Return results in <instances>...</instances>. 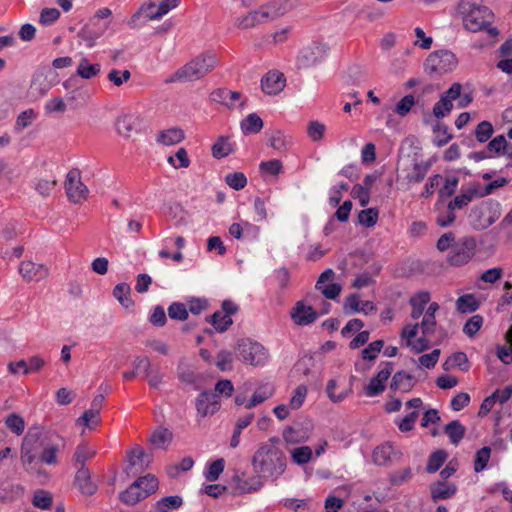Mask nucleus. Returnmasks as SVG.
Segmentation results:
<instances>
[{
	"label": "nucleus",
	"instance_id": "25",
	"mask_svg": "<svg viewBox=\"0 0 512 512\" xmlns=\"http://www.w3.org/2000/svg\"><path fill=\"white\" fill-rule=\"evenodd\" d=\"M179 3L180 0H164L158 7L150 4L147 8V17L150 20H160L170 10L176 8Z\"/></svg>",
	"mask_w": 512,
	"mask_h": 512
},
{
	"label": "nucleus",
	"instance_id": "2",
	"mask_svg": "<svg viewBox=\"0 0 512 512\" xmlns=\"http://www.w3.org/2000/svg\"><path fill=\"white\" fill-rule=\"evenodd\" d=\"M458 9L467 30L471 32L486 31L491 38H496L499 35L498 29L491 26L493 13L482 5V0H461Z\"/></svg>",
	"mask_w": 512,
	"mask_h": 512
},
{
	"label": "nucleus",
	"instance_id": "16",
	"mask_svg": "<svg viewBox=\"0 0 512 512\" xmlns=\"http://www.w3.org/2000/svg\"><path fill=\"white\" fill-rule=\"evenodd\" d=\"M333 277L334 272L331 269H328L320 275L315 285L316 290L320 291L327 299L337 298L341 291V286L339 284L331 282Z\"/></svg>",
	"mask_w": 512,
	"mask_h": 512
},
{
	"label": "nucleus",
	"instance_id": "12",
	"mask_svg": "<svg viewBox=\"0 0 512 512\" xmlns=\"http://www.w3.org/2000/svg\"><path fill=\"white\" fill-rule=\"evenodd\" d=\"M42 451L40 453V461L47 465H57V454L66 446V440L57 433L49 434L45 440L41 442Z\"/></svg>",
	"mask_w": 512,
	"mask_h": 512
},
{
	"label": "nucleus",
	"instance_id": "58",
	"mask_svg": "<svg viewBox=\"0 0 512 512\" xmlns=\"http://www.w3.org/2000/svg\"><path fill=\"white\" fill-rule=\"evenodd\" d=\"M506 138L504 135H497L492 140L489 141L487 145V151L489 154L494 156H501L502 152L505 150L506 147Z\"/></svg>",
	"mask_w": 512,
	"mask_h": 512
},
{
	"label": "nucleus",
	"instance_id": "57",
	"mask_svg": "<svg viewBox=\"0 0 512 512\" xmlns=\"http://www.w3.org/2000/svg\"><path fill=\"white\" fill-rule=\"evenodd\" d=\"M225 467V461L222 458H219L215 461H213L209 466L208 469L205 471V478L206 480L213 482L216 481L220 474L223 472Z\"/></svg>",
	"mask_w": 512,
	"mask_h": 512
},
{
	"label": "nucleus",
	"instance_id": "21",
	"mask_svg": "<svg viewBox=\"0 0 512 512\" xmlns=\"http://www.w3.org/2000/svg\"><path fill=\"white\" fill-rule=\"evenodd\" d=\"M75 483L79 490L86 495H92L96 492L97 486L92 482L91 475L86 467H77Z\"/></svg>",
	"mask_w": 512,
	"mask_h": 512
},
{
	"label": "nucleus",
	"instance_id": "52",
	"mask_svg": "<svg viewBox=\"0 0 512 512\" xmlns=\"http://www.w3.org/2000/svg\"><path fill=\"white\" fill-rule=\"evenodd\" d=\"M313 452L309 446H301L295 448L291 452L293 462L298 465H304L308 463L312 458Z\"/></svg>",
	"mask_w": 512,
	"mask_h": 512
},
{
	"label": "nucleus",
	"instance_id": "5",
	"mask_svg": "<svg viewBox=\"0 0 512 512\" xmlns=\"http://www.w3.org/2000/svg\"><path fill=\"white\" fill-rule=\"evenodd\" d=\"M288 12L287 3L272 2L262 6L259 10L249 12L238 19V27L248 29L269 19L278 18Z\"/></svg>",
	"mask_w": 512,
	"mask_h": 512
},
{
	"label": "nucleus",
	"instance_id": "56",
	"mask_svg": "<svg viewBox=\"0 0 512 512\" xmlns=\"http://www.w3.org/2000/svg\"><path fill=\"white\" fill-rule=\"evenodd\" d=\"M455 210L448 204L443 207V209L439 210V213L436 217V222L441 227H447L451 225L455 221Z\"/></svg>",
	"mask_w": 512,
	"mask_h": 512
},
{
	"label": "nucleus",
	"instance_id": "50",
	"mask_svg": "<svg viewBox=\"0 0 512 512\" xmlns=\"http://www.w3.org/2000/svg\"><path fill=\"white\" fill-rule=\"evenodd\" d=\"M427 170L428 167L425 164L414 162L411 171L406 175V179L409 183H419L425 178Z\"/></svg>",
	"mask_w": 512,
	"mask_h": 512
},
{
	"label": "nucleus",
	"instance_id": "24",
	"mask_svg": "<svg viewBox=\"0 0 512 512\" xmlns=\"http://www.w3.org/2000/svg\"><path fill=\"white\" fill-rule=\"evenodd\" d=\"M274 387L271 384H263L259 386L253 393L250 399H248L246 403L247 409H252L253 407L262 404L269 398H271L274 394Z\"/></svg>",
	"mask_w": 512,
	"mask_h": 512
},
{
	"label": "nucleus",
	"instance_id": "47",
	"mask_svg": "<svg viewBox=\"0 0 512 512\" xmlns=\"http://www.w3.org/2000/svg\"><path fill=\"white\" fill-rule=\"evenodd\" d=\"M308 389L305 385H299L295 388L293 395L289 401L291 410H298L304 404L307 397Z\"/></svg>",
	"mask_w": 512,
	"mask_h": 512
},
{
	"label": "nucleus",
	"instance_id": "6",
	"mask_svg": "<svg viewBox=\"0 0 512 512\" xmlns=\"http://www.w3.org/2000/svg\"><path fill=\"white\" fill-rule=\"evenodd\" d=\"M238 358L253 366H263L269 359L268 350L259 342L241 339L235 347Z\"/></svg>",
	"mask_w": 512,
	"mask_h": 512
},
{
	"label": "nucleus",
	"instance_id": "9",
	"mask_svg": "<svg viewBox=\"0 0 512 512\" xmlns=\"http://www.w3.org/2000/svg\"><path fill=\"white\" fill-rule=\"evenodd\" d=\"M41 429L38 427L30 428L24 437L21 445V462L25 470L32 474L40 475L42 470L40 467L34 465L35 454L34 444L39 441L41 437Z\"/></svg>",
	"mask_w": 512,
	"mask_h": 512
},
{
	"label": "nucleus",
	"instance_id": "22",
	"mask_svg": "<svg viewBox=\"0 0 512 512\" xmlns=\"http://www.w3.org/2000/svg\"><path fill=\"white\" fill-rule=\"evenodd\" d=\"M143 480L134 481L124 492L121 493V500L128 505H135L140 500L146 498V493L142 492L141 483Z\"/></svg>",
	"mask_w": 512,
	"mask_h": 512
},
{
	"label": "nucleus",
	"instance_id": "51",
	"mask_svg": "<svg viewBox=\"0 0 512 512\" xmlns=\"http://www.w3.org/2000/svg\"><path fill=\"white\" fill-rule=\"evenodd\" d=\"M168 163L175 169L187 168L190 165V160L185 148H179L174 156H169Z\"/></svg>",
	"mask_w": 512,
	"mask_h": 512
},
{
	"label": "nucleus",
	"instance_id": "29",
	"mask_svg": "<svg viewBox=\"0 0 512 512\" xmlns=\"http://www.w3.org/2000/svg\"><path fill=\"white\" fill-rule=\"evenodd\" d=\"M184 139V132L179 128H170L161 131L157 136V141L163 145L171 146L180 143Z\"/></svg>",
	"mask_w": 512,
	"mask_h": 512
},
{
	"label": "nucleus",
	"instance_id": "11",
	"mask_svg": "<svg viewBox=\"0 0 512 512\" xmlns=\"http://www.w3.org/2000/svg\"><path fill=\"white\" fill-rule=\"evenodd\" d=\"M328 46L324 43L313 42L303 47L296 58L298 68H310L323 61L328 54Z\"/></svg>",
	"mask_w": 512,
	"mask_h": 512
},
{
	"label": "nucleus",
	"instance_id": "63",
	"mask_svg": "<svg viewBox=\"0 0 512 512\" xmlns=\"http://www.w3.org/2000/svg\"><path fill=\"white\" fill-rule=\"evenodd\" d=\"M412 470L410 467H405L396 470L390 474V481L393 485L400 486L408 482L412 478Z\"/></svg>",
	"mask_w": 512,
	"mask_h": 512
},
{
	"label": "nucleus",
	"instance_id": "42",
	"mask_svg": "<svg viewBox=\"0 0 512 512\" xmlns=\"http://www.w3.org/2000/svg\"><path fill=\"white\" fill-rule=\"evenodd\" d=\"M465 431V427L458 420L451 421L445 427V433L453 444H458L460 442L464 437Z\"/></svg>",
	"mask_w": 512,
	"mask_h": 512
},
{
	"label": "nucleus",
	"instance_id": "8",
	"mask_svg": "<svg viewBox=\"0 0 512 512\" xmlns=\"http://www.w3.org/2000/svg\"><path fill=\"white\" fill-rule=\"evenodd\" d=\"M477 242L473 236L459 238L452 246L447 261L452 266L467 264L476 253Z\"/></svg>",
	"mask_w": 512,
	"mask_h": 512
},
{
	"label": "nucleus",
	"instance_id": "7",
	"mask_svg": "<svg viewBox=\"0 0 512 512\" xmlns=\"http://www.w3.org/2000/svg\"><path fill=\"white\" fill-rule=\"evenodd\" d=\"M500 215L498 202L483 201L471 210L469 219L475 229L482 230L491 226Z\"/></svg>",
	"mask_w": 512,
	"mask_h": 512
},
{
	"label": "nucleus",
	"instance_id": "19",
	"mask_svg": "<svg viewBox=\"0 0 512 512\" xmlns=\"http://www.w3.org/2000/svg\"><path fill=\"white\" fill-rule=\"evenodd\" d=\"M263 92L269 95H275L281 92L285 87V78L282 73L271 71L261 80Z\"/></svg>",
	"mask_w": 512,
	"mask_h": 512
},
{
	"label": "nucleus",
	"instance_id": "44",
	"mask_svg": "<svg viewBox=\"0 0 512 512\" xmlns=\"http://www.w3.org/2000/svg\"><path fill=\"white\" fill-rule=\"evenodd\" d=\"M337 387H338V383H337V380H335V379L329 380L327 383V386H326L327 396L334 403H339V402L343 401L351 392L350 389H343L337 393V389H336Z\"/></svg>",
	"mask_w": 512,
	"mask_h": 512
},
{
	"label": "nucleus",
	"instance_id": "34",
	"mask_svg": "<svg viewBox=\"0 0 512 512\" xmlns=\"http://www.w3.org/2000/svg\"><path fill=\"white\" fill-rule=\"evenodd\" d=\"M101 66L98 63L91 64L83 57L78 65L77 74L83 79H91L100 73Z\"/></svg>",
	"mask_w": 512,
	"mask_h": 512
},
{
	"label": "nucleus",
	"instance_id": "17",
	"mask_svg": "<svg viewBox=\"0 0 512 512\" xmlns=\"http://www.w3.org/2000/svg\"><path fill=\"white\" fill-rule=\"evenodd\" d=\"M20 275L27 281H39L49 274V269L32 261H22L19 265Z\"/></svg>",
	"mask_w": 512,
	"mask_h": 512
},
{
	"label": "nucleus",
	"instance_id": "14",
	"mask_svg": "<svg viewBox=\"0 0 512 512\" xmlns=\"http://www.w3.org/2000/svg\"><path fill=\"white\" fill-rule=\"evenodd\" d=\"M380 367L377 375L373 377L364 388L365 395L368 397L381 394L385 390L386 382L393 372V364L391 362H384Z\"/></svg>",
	"mask_w": 512,
	"mask_h": 512
},
{
	"label": "nucleus",
	"instance_id": "62",
	"mask_svg": "<svg viewBox=\"0 0 512 512\" xmlns=\"http://www.w3.org/2000/svg\"><path fill=\"white\" fill-rule=\"evenodd\" d=\"M414 105V96L406 95L396 104L394 111L398 116L404 117L412 110Z\"/></svg>",
	"mask_w": 512,
	"mask_h": 512
},
{
	"label": "nucleus",
	"instance_id": "32",
	"mask_svg": "<svg viewBox=\"0 0 512 512\" xmlns=\"http://www.w3.org/2000/svg\"><path fill=\"white\" fill-rule=\"evenodd\" d=\"M291 144V138L282 131H274L268 137V145L273 149L282 152Z\"/></svg>",
	"mask_w": 512,
	"mask_h": 512
},
{
	"label": "nucleus",
	"instance_id": "31",
	"mask_svg": "<svg viewBox=\"0 0 512 512\" xmlns=\"http://www.w3.org/2000/svg\"><path fill=\"white\" fill-rule=\"evenodd\" d=\"M172 440V433L166 428H157L149 437V441L155 448H166Z\"/></svg>",
	"mask_w": 512,
	"mask_h": 512
},
{
	"label": "nucleus",
	"instance_id": "18",
	"mask_svg": "<svg viewBox=\"0 0 512 512\" xmlns=\"http://www.w3.org/2000/svg\"><path fill=\"white\" fill-rule=\"evenodd\" d=\"M219 407L218 396L210 392L201 393L196 400L197 412L201 417L213 415Z\"/></svg>",
	"mask_w": 512,
	"mask_h": 512
},
{
	"label": "nucleus",
	"instance_id": "23",
	"mask_svg": "<svg viewBox=\"0 0 512 512\" xmlns=\"http://www.w3.org/2000/svg\"><path fill=\"white\" fill-rule=\"evenodd\" d=\"M139 120L132 115L119 117L116 121V130L119 135L129 138L133 132L138 130Z\"/></svg>",
	"mask_w": 512,
	"mask_h": 512
},
{
	"label": "nucleus",
	"instance_id": "60",
	"mask_svg": "<svg viewBox=\"0 0 512 512\" xmlns=\"http://www.w3.org/2000/svg\"><path fill=\"white\" fill-rule=\"evenodd\" d=\"M225 181L229 187L234 190H241L247 184L246 176L241 172L229 173L225 177Z\"/></svg>",
	"mask_w": 512,
	"mask_h": 512
},
{
	"label": "nucleus",
	"instance_id": "36",
	"mask_svg": "<svg viewBox=\"0 0 512 512\" xmlns=\"http://www.w3.org/2000/svg\"><path fill=\"white\" fill-rule=\"evenodd\" d=\"M55 178L39 177L33 181V187L42 197H48L57 186Z\"/></svg>",
	"mask_w": 512,
	"mask_h": 512
},
{
	"label": "nucleus",
	"instance_id": "43",
	"mask_svg": "<svg viewBox=\"0 0 512 512\" xmlns=\"http://www.w3.org/2000/svg\"><path fill=\"white\" fill-rule=\"evenodd\" d=\"M479 304L472 294L459 297L456 301V309L460 313H471L477 310Z\"/></svg>",
	"mask_w": 512,
	"mask_h": 512
},
{
	"label": "nucleus",
	"instance_id": "37",
	"mask_svg": "<svg viewBox=\"0 0 512 512\" xmlns=\"http://www.w3.org/2000/svg\"><path fill=\"white\" fill-rule=\"evenodd\" d=\"M237 489L240 493H252L260 490L263 486V482L260 477L254 476L248 479H238Z\"/></svg>",
	"mask_w": 512,
	"mask_h": 512
},
{
	"label": "nucleus",
	"instance_id": "30",
	"mask_svg": "<svg viewBox=\"0 0 512 512\" xmlns=\"http://www.w3.org/2000/svg\"><path fill=\"white\" fill-rule=\"evenodd\" d=\"M182 503L180 496H167L159 500L150 512H170L181 507Z\"/></svg>",
	"mask_w": 512,
	"mask_h": 512
},
{
	"label": "nucleus",
	"instance_id": "20",
	"mask_svg": "<svg viewBox=\"0 0 512 512\" xmlns=\"http://www.w3.org/2000/svg\"><path fill=\"white\" fill-rule=\"evenodd\" d=\"M457 492V486L445 481H436L430 485V494L434 502L452 498Z\"/></svg>",
	"mask_w": 512,
	"mask_h": 512
},
{
	"label": "nucleus",
	"instance_id": "3",
	"mask_svg": "<svg viewBox=\"0 0 512 512\" xmlns=\"http://www.w3.org/2000/svg\"><path fill=\"white\" fill-rule=\"evenodd\" d=\"M279 439L272 437L268 442L260 445L253 456V465L256 470L270 476L281 475L286 467L284 453L278 448Z\"/></svg>",
	"mask_w": 512,
	"mask_h": 512
},
{
	"label": "nucleus",
	"instance_id": "1",
	"mask_svg": "<svg viewBox=\"0 0 512 512\" xmlns=\"http://www.w3.org/2000/svg\"><path fill=\"white\" fill-rule=\"evenodd\" d=\"M438 310V303L431 302L427 306L421 322L407 324L403 327L401 339L415 353H421L430 347L429 337L436 331L437 322L435 314Z\"/></svg>",
	"mask_w": 512,
	"mask_h": 512
},
{
	"label": "nucleus",
	"instance_id": "33",
	"mask_svg": "<svg viewBox=\"0 0 512 512\" xmlns=\"http://www.w3.org/2000/svg\"><path fill=\"white\" fill-rule=\"evenodd\" d=\"M475 197H479L478 188L476 186L470 187L467 191L456 196L454 200L449 202V205L455 209H461L467 206Z\"/></svg>",
	"mask_w": 512,
	"mask_h": 512
},
{
	"label": "nucleus",
	"instance_id": "61",
	"mask_svg": "<svg viewBox=\"0 0 512 512\" xmlns=\"http://www.w3.org/2000/svg\"><path fill=\"white\" fill-rule=\"evenodd\" d=\"M99 413L100 412L97 408H90L83 413V415L77 420V423L91 428L99 423Z\"/></svg>",
	"mask_w": 512,
	"mask_h": 512
},
{
	"label": "nucleus",
	"instance_id": "53",
	"mask_svg": "<svg viewBox=\"0 0 512 512\" xmlns=\"http://www.w3.org/2000/svg\"><path fill=\"white\" fill-rule=\"evenodd\" d=\"M52 495L45 490H37L33 496V505L42 510L49 509L52 505Z\"/></svg>",
	"mask_w": 512,
	"mask_h": 512
},
{
	"label": "nucleus",
	"instance_id": "26",
	"mask_svg": "<svg viewBox=\"0 0 512 512\" xmlns=\"http://www.w3.org/2000/svg\"><path fill=\"white\" fill-rule=\"evenodd\" d=\"M212 100L219 102L229 108L236 107V102L241 99V94L237 91L227 89H218L211 94Z\"/></svg>",
	"mask_w": 512,
	"mask_h": 512
},
{
	"label": "nucleus",
	"instance_id": "28",
	"mask_svg": "<svg viewBox=\"0 0 512 512\" xmlns=\"http://www.w3.org/2000/svg\"><path fill=\"white\" fill-rule=\"evenodd\" d=\"M413 385L412 376L400 371L394 374L390 388L394 391L408 392L412 389Z\"/></svg>",
	"mask_w": 512,
	"mask_h": 512
},
{
	"label": "nucleus",
	"instance_id": "46",
	"mask_svg": "<svg viewBox=\"0 0 512 512\" xmlns=\"http://www.w3.org/2000/svg\"><path fill=\"white\" fill-rule=\"evenodd\" d=\"M494 133L493 125L489 121L480 122L475 130L474 135L479 143L487 142Z\"/></svg>",
	"mask_w": 512,
	"mask_h": 512
},
{
	"label": "nucleus",
	"instance_id": "48",
	"mask_svg": "<svg viewBox=\"0 0 512 512\" xmlns=\"http://www.w3.org/2000/svg\"><path fill=\"white\" fill-rule=\"evenodd\" d=\"M128 461L131 466L143 467L144 464L147 465L150 462V456L141 447L136 446L128 453Z\"/></svg>",
	"mask_w": 512,
	"mask_h": 512
},
{
	"label": "nucleus",
	"instance_id": "54",
	"mask_svg": "<svg viewBox=\"0 0 512 512\" xmlns=\"http://www.w3.org/2000/svg\"><path fill=\"white\" fill-rule=\"evenodd\" d=\"M483 325V317L481 315H473L470 317L463 327V332L468 337H474Z\"/></svg>",
	"mask_w": 512,
	"mask_h": 512
},
{
	"label": "nucleus",
	"instance_id": "38",
	"mask_svg": "<svg viewBox=\"0 0 512 512\" xmlns=\"http://www.w3.org/2000/svg\"><path fill=\"white\" fill-rule=\"evenodd\" d=\"M505 338H506L507 342L509 343V346H506V345L497 346L496 354L502 363L508 365V364L512 363V326L506 332Z\"/></svg>",
	"mask_w": 512,
	"mask_h": 512
},
{
	"label": "nucleus",
	"instance_id": "49",
	"mask_svg": "<svg viewBox=\"0 0 512 512\" xmlns=\"http://www.w3.org/2000/svg\"><path fill=\"white\" fill-rule=\"evenodd\" d=\"M5 424L11 432L18 436L24 432L25 421L20 415L16 413H11L8 415L5 419Z\"/></svg>",
	"mask_w": 512,
	"mask_h": 512
},
{
	"label": "nucleus",
	"instance_id": "41",
	"mask_svg": "<svg viewBox=\"0 0 512 512\" xmlns=\"http://www.w3.org/2000/svg\"><path fill=\"white\" fill-rule=\"evenodd\" d=\"M113 295L124 308H130L133 305L128 284H117L113 290Z\"/></svg>",
	"mask_w": 512,
	"mask_h": 512
},
{
	"label": "nucleus",
	"instance_id": "10",
	"mask_svg": "<svg viewBox=\"0 0 512 512\" xmlns=\"http://www.w3.org/2000/svg\"><path fill=\"white\" fill-rule=\"evenodd\" d=\"M456 65V56L451 51L439 50L429 54L425 60L424 68L429 74H443L452 71Z\"/></svg>",
	"mask_w": 512,
	"mask_h": 512
},
{
	"label": "nucleus",
	"instance_id": "55",
	"mask_svg": "<svg viewBox=\"0 0 512 512\" xmlns=\"http://www.w3.org/2000/svg\"><path fill=\"white\" fill-rule=\"evenodd\" d=\"M211 324L218 332H224L232 325V319L229 315H223V312L217 311L211 316Z\"/></svg>",
	"mask_w": 512,
	"mask_h": 512
},
{
	"label": "nucleus",
	"instance_id": "15",
	"mask_svg": "<svg viewBox=\"0 0 512 512\" xmlns=\"http://www.w3.org/2000/svg\"><path fill=\"white\" fill-rule=\"evenodd\" d=\"M318 315V312L311 305H306L304 301L296 302L290 311L292 321L298 326H306L313 323Z\"/></svg>",
	"mask_w": 512,
	"mask_h": 512
},
{
	"label": "nucleus",
	"instance_id": "39",
	"mask_svg": "<svg viewBox=\"0 0 512 512\" xmlns=\"http://www.w3.org/2000/svg\"><path fill=\"white\" fill-rule=\"evenodd\" d=\"M393 452V446L388 443L376 447L372 455L374 463L377 465H385L390 461Z\"/></svg>",
	"mask_w": 512,
	"mask_h": 512
},
{
	"label": "nucleus",
	"instance_id": "59",
	"mask_svg": "<svg viewBox=\"0 0 512 512\" xmlns=\"http://www.w3.org/2000/svg\"><path fill=\"white\" fill-rule=\"evenodd\" d=\"M491 456L490 447H483L477 451L475 461H474V470L475 472L483 471Z\"/></svg>",
	"mask_w": 512,
	"mask_h": 512
},
{
	"label": "nucleus",
	"instance_id": "4",
	"mask_svg": "<svg viewBox=\"0 0 512 512\" xmlns=\"http://www.w3.org/2000/svg\"><path fill=\"white\" fill-rule=\"evenodd\" d=\"M218 64V59L213 53H203L176 70L166 83L195 81L211 72Z\"/></svg>",
	"mask_w": 512,
	"mask_h": 512
},
{
	"label": "nucleus",
	"instance_id": "45",
	"mask_svg": "<svg viewBox=\"0 0 512 512\" xmlns=\"http://www.w3.org/2000/svg\"><path fill=\"white\" fill-rule=\"evenodd\" d=\"M447 459V453L444 450H436L434 451L429 459L426 466V470L429 473H435L440 469V467L444 464Z\"/></svg>",
	"mask_w": 512,
	"mask_h": 512
},
{
	"label": "nucleus",
	"instance_id": "27",
	"mask_svg": "<svg viewBox=\"0 0 512 512\" xmlns=\"http://www.w3.org/2000/svg\"><path fill=\"white\" fill-rule=\"evenodd\" d=\"M263 125V120L256 113H250L240 123L241 130L245 135L259 133Z\"/></svg>",
	"mask_w": 512,
	"mask_h": 512
},
{
	"label": "nucleus",
	"instance_id": "13",
	"mask_svg": "<svg viewBox=\"0 0 512 512\" xmlns=\"http://www.w3.org/2000/svg\"><path fill=\"white\" fill-rule=\"evenodd\" d=\"M64 186L68 199L75 204L81 203L88 196L89 190L81 181L78 169H72L67 173Z\"/></svg>",
	"mask_w": 512,
	"mask_h": 512
},
{
	"label": "nucleus",
	"instance_id": "35",
	"mask_svg": "<svg viewBox=\"0 0 512 512\" xmlns=\"http://www.w3.org/2000/svg\"><path fill=\"white\" fill-rule=\"evenodd\" d=\"M233 152V145L225 136H220L212 146L214 158L221 159Z\"/></svg>",
	"mask_w": 512,
	"mask_h": 512
},
{
	"label": "nucleus",
	"instance_id": "64",
	"mask_svg": "<svg viewBox=\"0 0 512 512\" xmlns=\"http://www.w3.org/2000/svg\"><path fill=\"white\" fill-rule=\"evenodd\" d=\"M168 315L171 319L184 321L188 318V310L183 303L173 302L168 307Z\"/></svg>",
	"mask_w": 512,
	"mask_h": 512
},
{
	"label": "nucleus",
	"instance_id": "40",
	"mask_svg": "<svg viewBox=\"0 0 512 512\" xmlns=\"http://www.w3.org/2000/svg\"><path fill=\"white\" fill-rule=\"evenodd\" d=\"M96 451L87 446L86 444H80L77 446L76 451L73 455L74 464L77 467H85V462L95 455Z\"/></svg>",
	"mask_w": 512,
	"mask_h": 512
}]
</instances>
